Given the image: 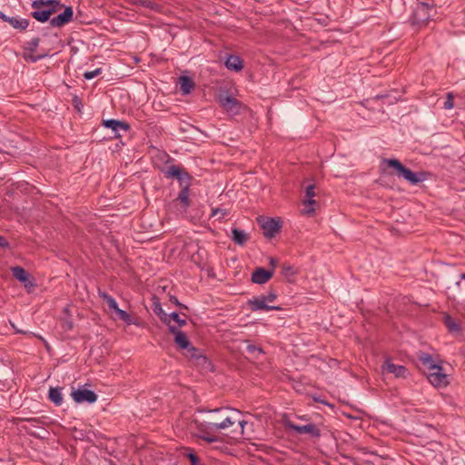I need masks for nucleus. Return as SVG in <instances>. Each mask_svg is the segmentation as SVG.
Segmentation results:
<instances>
[{"mask_svg": "<svg viewBox=\"0 0 465 465\" xmlns=\"http://www.w3.org/2000/svg\"><path fill=\"white\" fill-rule=\"evenodd\" d=\"M206 412L211 421H213L212 424L218 432L235 427L232 430V438L240 439L243 436L247 421L241 419L242 413L238 410L229 407H221L208 410Z\"/></svg>", "mask_w": 465, "mask_h": 465, "instance_id": "1", "label": "nucleus"}, {"mask_svg": "<svg viewBox=\"0 0 465 465\" xmlns=\"http://www.w3.org/2000/svg\"><path fill=\"white\" fill-rule=\"evenodd\" d=\"M211 423L213 421L208 415L203 420H193L189 424V430L192 436L208 443L217 442L220 440L219 436L216 435L218 431Z\"/></svg>", "mask_w": 465, "mask_h": 465, "instance_id": "2", "label": "nucleus"}, {"mask_svg": "<svg viewBox=\"0 0 465 465\" xmlns=\"http://www.w3.org/2000/svg\"><path fill=\"white\" fill-rule=\"evenodd\" d=\"M62 7L58 0H35L32 4V16L39 22H46Z\"/></svg>", "mask_w": 465, "mask_h": 465, "instance_id": "3", "label": "nucleus"}, {"mask_svg": "<svg viewBox=\"0 0 465 465\" xmlns=\"http://www.w3.org/2000/svg\"><path fill=\"white\" fill-rule=\"evenodd\" d=\"M383 164H386L388 167H391L395 169L396 173L399 176H402L405 180H407L411 184H417L420 182V179L417 176L415 173H413L409 168H406L397 159H384L382 161Z\"/></svg>", "mask_w": 465, "mask_h": 465, "instance_id": "4", "label": "nucleus"}, {"mask_svg": "<svg viewBox=\"0 0 465 465\" xmlns=\"http://www.w3.org/2000/svg\"><path fill=\"white\" fill-rule=\"evenodd\" d=\"M454 368L445 361L438 360V389L446 388L451 383Z\"/></svg>", "mask_w": 465, "mask_h": 465, "instance_id": "5", "label": "nucleus"}, {"mask_svg": "<svg viewBox=\"0 0 465 465\" xmlns=\"http://www.w3.org/2000/svg\"><path fill=\"white\" fill-rule=\"evenodd\" d=\"M217 101L220 106L229 114L236 115L240 114L242 104L235 97L228 94H220Z\"/></svg>", "mask_w": 465, "mask_h": 465, "instance_id": "6", "label": "nucleus"}, {"mask_svg": "<svg viewBox=\"0 0 465 465\" xmlns=\"http://www.w3.org/2000/svg\"><path fill=\"white\" fill-rule=\"evenodd\" d=\"M257 222L262 229L264 236L268 239L273 238L282 227L280 218H266L261 216L257 218Z\"/></svg>", "mask_w": 465, "mask_h": 465, "instance_id": "7", "label": "nucleus"}, {"mask_svg": "<svg viewBox=\"0 0 465 465\" xmlns=\"http://www.w3.org/2000/svg\"><path fill=\"white\" fill-rule=\"evenodd\" d=\"M286 428L293 430L297 434H308L312 437L318 438L321 435L320 430L314 423H307L305 425H297L291 420L285 422Z\"/></svg>", "mask_w": 465, "mask_h": 465, "instance_id": "8", "label": "nucleus"}, {"mask_svg": "<svg viewBox=\"0 0 465 465\" xmlns=\"http://www.w3.org/2000/svg\"><path fill=\"white\" fill-rule=\"evenodd\" d=\"M314 189L315 186L313 184L307 186L305 189V199L302 202V204L304 205L302 213L307 216H312L315 212L317 203L313 199L315 196Z\"/></svg>", "mask_w": 465, "mask_h": 465, "instance_id": "9", "label": "nucleus"}, {"mask_svg": "<svg viewBox=\"0 0 465 465\" xmlns=\"http://www.w3.org/2000/svg\"><path fill=\"white\" fill-rule=\"evenodd\" d=\"M381 370L383 373L392 374L395 378H407L409 375L408 370L402 365H396L391 360H386Z\"/></svg>", "mask_w": 465, "mask_h": 465, "instance_id": "10", "label": "nucleus"}, {"mask_svg": "<svg viewBox=\"0 0 465 465\" xmlns=\"http://www.w3.org/2000/svg\"><path fill=\"white\" fill-rule=\"evenodd\" d=\"M429 19V5L425 3L418 4L412 15V24L421 25L426 24Z\"/></svg>", "mask_w": 465, "mask_h": 465, "instance_id": "11", "label": "nucleus"}, {"mask_svg": "<svg viewBox=\"0 0 465 465\" xmlns=\"http://www.w3.org/2000/svg\"><path fill=\"white\" fill-rule=\"evenodd\" d=\"M247 304L253 312L256 311H282L281 306H272L266 303L262 295L248 300Z\"/></svg>", "mask_w": 465, "mask_h": 465, "instance_id": "12", "label": "nucleus"}, {"mask_svg": "<svg viewBox=\"0 0 465 465\" xmlns=\"http://www.w3.org/2000/svg\"><path fill=\"white\" fill-rule=\"evenodd\" d=\"M71 396L73 400L77 403H94L97 400V395L94 393V391L87 389H78L76 391H73Z\"/></svg>", "mask_w": 465, "mask_h": 465, "instance_id": "13", "label": "nucleus"}, {"mask_svg": "<svg viewBox=\"0 0 465 465\" xmlns=\"http://www.w3.org/2000/svg\"><path fill=\"white\" fill-rule=\"evenodd\" d=\"M274 273V270H265L262 267H259L252 273V282L256 284L266 283Z\"/></svg>", "mask_w": 465, "mask_h": 465, "instance_id": "14", "label": "nucleus"}, {"mask_svg": "<svg viewBox=\"0 0 465 465\" xmlns=\"http://www.w3.org/2000/svg\"><path fill=\"white\" fill-rule=\"evenodd\" d=\"M73 8L71 6L66 7L64 12L50 20V24L55 27H61L65 24L69 23L73 18Z\"/></svg>", "mask_w": 465, "mask_h": 465, "instance_id": "15", "label": "nucleus"}, {"mask_svg": "<svg viewBox=\"0 0 465 465\" xmlns=\"http://www.w3.org/2000/svg\"><path fill=\"white\" fill-rule=\"evenodd\" d=\"M170 332L174 335V342L180 349L185 350L190 348L191 342L183 331L178 330L177 327H171Z\"/></svg>", "mask_w": 465, "mask_h": 465, "instance_id": "16", "label": "nucleus"}, {"mask_svg": "<svg viewBox=\"0 0 465 465\" xmlns=\"http://www.w3.org/2000/svg\"><path fill=\"white\" fill-rule=\"evenodd\" d=\"M103 125L106 128H110L114 133L115 136H119V131L127 132L130 129V125L126 122L114 119L104 120Z\"/></svg>", "mask_w": 465, "mask_h": 465, "instance_id": "17", "label": "nucleus"}, {"mask_svg": "<svg viewBox=\"0 0 465 465\" xmlns=\"http://www.w3.org/2000/svg\"><path fill=\"white\" fill-rule=\"evenodd\" d=\"M171 331V327H177L180 330L181 327L186 324V321L184 319L180 318L179 314L176 312H172L167 314L166 322H163Z\"/></svg>", "mask_w": 465, "mask_h": 465, "instance_id": "18", "label": "nucleus"}, {"mask_svg": "<svg viewBox=\"0 0 465 465\" xmlns=\"http://www.w3.org/2000/svg\"><path fill=\"white\" fill-rule=\"evenodd\" d=\"M250 239V236L244 231L237 228L232 229V240L238 245H244Z\"/></svg>", "mask_w": 465, "mask_h": 465, "instance_id": "19", "label": "nucleus"}, {"mask_svg": "<svg viewBox=\"0 0 465 465\" xmlns=\"http://www.w3.org/2000/svg\"><path fill=\"white\" fill-rule=\"evenodd\" d=\"M443 322L450 332L460 333L461 328L459 322L451 318L449 314L444 313Z\"/></svg>", "mask_w": 465, "mask_h": 465, "instance_id": "20", "label": "nucleus"}, {"mask_svg": "<svg viewBox=\"0 0 465 465\" xmlns=\"http://www.w3.org/2000/svg\"><path fill=\"white\" fill-rule=\"evenodd\" d=\"M225 66L229 70L239 72L243 67L242 60L237 55H230L225 62Z\"/></svg>", "mask_w": 465, "mask_h": 465, "instance_id": "21", "label": "nucleus"}, {"mask_svg": "<svg viewBox=\"0 0 465 465\" xmlns=\"http://www.w3.org/2000/svg\"><path fill=\"white\" fill-rule=\"evenodd\" d=\"M54 49V46H51V47L47 48V50L45 53L38 54V55L33 54L34 52H29V51L25 50V52L23 54V58L26 62L35 63L38 60H41V59L46 57L49 54V52Z\"/></svg>", "mask_w": 465, "mask_h": 465, "instance_id": "22", "label": "nucleus"}, {"mask_svg": "<svg viewBox=\"0 0 465 465\" xmlns=\"http://www.w3.org/2000/svg\"><path fill=\"white\" fill-rule=\"evenodd\" d=\"M4 21L8 22L14 28L22 30L25 29L29 25L28 20L17 17L5 16V19Z\"/></svg>", "mask_w": 465, "mask_h": 465, "instance_id": "23", "label": "nucleus"}, {"mask_svg": "<svg viewBox=\"0 0 465 465\" xmlns=\"http://www.w3.org/2000/svg\"><path fill=\"white\" fill-rule=\"evenodd\" d=\"M180 88L183 94H188L194 87V83L188 76H182L179 79Z\"/></svg>", "mask_w": 465, "mask_h": 465, "instance_id": "24", "label": "nucleus"}, {"mask_svg": "<svg viewBox=\"0 0 465 465\" xmlns=\"http://www.w3.org/2000/svg\"><path fill=\"white\" fill-rule=\"evenodd\" d=\"M419 360L423 368L428 370H434L436 368V363L433 358L425 352H422L419 355Z\"/></svg>", "mask_w": 465, "mask_h": 465, "instance_id": "25", "label": "nucleus"}, {"mask_svg": "<svg viewBox=\"0 0 465 465\" xmlns=\"http://www.w3.org/2000/svg\"><path fill=\"white\" fill-rule=\"evenodd\" d=\"M11 270H12V273H13L14 277L15 279H17L19 282H28L29 274L24 268H22L20 266H16V267H13Z\"/></svg>", "mask_w": 465, "mask_h": 465, "instance_id": "26", "label": "nucleus"}, {"mask_svg": "<svg viewBox=\"0 0 465 465\" xmlns=\"http://www.w3.org/2000/svg\"><path fill=\"white\" fill-rule=\"evenodd\" d=\"M48 396L50 401L54 402L55 405L60 406L62 404L63 397L60 389L50 388Z\"/></svg>", "mask_w": 465, "mask_h": 465, "instance_id": "27", "label": "nucleus"}, {"mask_svg": "<svg viewBox=\"0 0 465 465\" xmlns=\"http://www.w3.org/2000/svg\"><path fill=\"white\" fill-rule=\"evenodd\" d=\"M153 311L155 314H157L161 321L163 322H166V319H167V314L162 308L161 306V303L158 302V301H155L153 302Z\"/></svg>", "mask_w": 465, "mask_h": 465, "instance_id": "28", "label": "nucleus"}, {"mask_svg": "<svg viewBox=\"0 0 465 465\" xmlns=\"http://www.w3.org/2000/svg\"><path fill=\"white\" fill-rule=\"evenodd\" d=\"M115 314H116L118 319H120L121 321L124 322L126 324H128V325L134 324V322L133 321L132 316L129 313H127L125 311H124L122 309H119L115 312Z\"/></svg>", "mask_w": 465, "mask_h": 465, "instance_id": "29", "label": "nucleus"}, {"mask_svg": "<svg viewBox=\"0 0 465 465\" xmlns=\"http://www.w3.org/2000/svg\"><path fill=\"white\" fill-rule=\"evenodd\" d=\"M98 294L99 297H101L107 303L108 308L114 306V304L117 303L116 301L105 292L99 290Z\"/></svg>", "mask_w": 465, "mask_h": 465, "instance_id": "30", "label": "nucleus"}, {"mask_svg": "<svg viewBox=\"0 0 465 465\" xmlns=\"http://www.w3.org/2000/svg\"><path fill=\"white\" fill-rule=\"evenodd\" d=\"M167 174L171 177L181 179L182 170L176 165H172L168 168Z\"/></svg>", "mask_w": 465, "mask_h": 465, "instance_id": "31", "label": "nucleus"}, {"mask_svg": "<svg viewBox=\"0 0 465 465\" xmlns=\"http://www.w3.org/2000/svg\"><path fill=\"white\" fill-rule=\"evenodd\" d=\"M40 39L38 37H35L29 42L26 43L25 50L29 52H35L39 45Z\"/></svg>", "mask_w": 465, "mask_h": 465, "instance_id": "32", "label": "nucleus"}, {"mask_svg": "<svg viewBox=\"0 0 465 465\" xmlns=\"http://www.w3.org/2000/svg\"><path fill=\"white\" fill-rule=\"evenodd\" d=\"M185 450L189 451V452H185L184 455H186L187 458L190 460L191 464L192 465H199L200 460H199L198 457L195 455V453H193L189 449H185Z\"/></svg>", "mask_w": 465, "mask_h": 465, "instance_id": "33", "label": "nucleus"}, {"mask_svg": "<svg viewBox=\"0 0 465 465\" xmlns=\"http://www.w3.org/2000/svg\"><path fill=\"white\" fill-rule=\"evenodd\" d=\"M178 199L185 205L189 204V193L187 188H184L180 192Z\"/></svg>", "mask_w": 465, "mask_h": 465, "instance_id": "34", "label": "nucleus"}, {"mask_svg": "<svg viewBox=\"0 0 465 465\" xmlns=\"http://www.w3.org/2000/svg\"><path fill=\"white\" fill-rule=\"evenodd\" d=\"M102 73V68H97L95 70H93V71H87L84 74V77L86 79V80H91L94 77H96L97 75H99L100 74Z\"/></svg>", "mask_w": 465, "mask_h": 465, "instance_id": "35", "label": "nucleus"}, {"mask_svg": "<svg viewBox=\"0 0 465 465\" xmlns=\"http://www.w3.org/2000/svg\"><path fill=\"white\" fill-rule=\"evenodd\" d=\"M246 349H247L248 353L252 354V355L261 354L263 352L261 348L256 347L255 345H252V344H249Z\"/></svg>", "mask_w": 465, "mask_h": 465, "instance_id": "36", "label": "nucleus"}, {"mask_svg": "<svg viewBox=\"0 0 465 465\" xmlns=\"http://www.w3.org/2000/svg\"><path fill=\"white\" fill-rule=\"evenodd\" d=\"M262 297L264 298L266 303L268 304L270 302H274L277 298V295L274 292H269L267 294L262 295Z\"/></svg>", "mask_w": 465, "mask_h": 465, "instance_id": "37", "label": "nucleus"}, {"mask_svg": "<svg viewBox=\"0 0 465 465\" xmlns=\"http://www.w3.org/2000/svg\"><path fill=\"white\" fill-rule=\"evenodd\" d=\"M453 107V95L451 93H449L447 95V100L444 103L445 109H451Z\"/></svg>", "mask_w": 465, "mask_h": 465, "instance_id": "38", "label": "nucleus"}, {"mask_svg": "<svg viewBox=\"0 0 465 465\" xmlns=\"http://www.w3.org/2000/svg\"><path fill=\"white\" fill-rule=\"evenodd\" d=\"M226 213L223 210H220V209H216L213 212V216H217L219 215V218L222 219L225 216Z\"/></svg>", "mask_w": 465, "mask_h": 465, "instance_id": "39", "label": "nucleus"}, {"mask_svg": "<svg viewBox=\"0 0 465 465\" xmlns=\"http://www.w3.org/2000/svg\"><path fill=\"white\" fill-rule=\"evenodd\" d=\"M64 329L65 330H72L73 329V322L70 320H66L64 322Z\"/></svg>", "mask_w": 465, "mask_h": 465, "instance_id": "40", "label": "nucleus"}, {"mask_svg": "<svg viewBox=\"0 0 465 465\" xmlns=\"http://www.w3.org/2000/svg\"><path fill=\"white\" fill-rule=\"evenodd\" d=\"M9 246L8 242L6 239L0 235V247L7 248Z\"/></svg>", "mask_w": 465, "mask_h": 465, "instance_id": "41", "label": "nucleus"}, {"mask_svg": "<svg viewBox=\"0 0 465 465\" xmlns=\"http://www.w3.org/2000/svg\"><path fill=\"white\" fill-rule=\"evenodd\" d=\"M430 382L434 385V382L436 381V373H430L428 377Z\"/></svg>", "mask_w": 465, "mask_h": 465, "instance_id": "42", "label": "nucleus"}, {"mask_svg": "<svg viewBox=\"0 0 465 465\" xmlns=\"http://www.w3.org/2000/svg\"><path fill=\"white\" fill-rule=\"evenodd\" d=\"M25 287L27 289H31L35 286V284L28 279L27 282H23Z\"/></svg>", "mask_w": 465, "mask_h": 465, "instance_id": "43", "label": "nucleus"}, {"mask_svg": "<svg viewBox=\"0 0 465 465\" xmlns=\"http://www.w3.org/2000/svg\"><path fill=\"white\" fill-rule=\"evenodd\" d=\"M119 309H120V308L118 307L117 303H116V304H114V306H112V307H110V308H109V310H110L111 312H114V313H115Z\"/></svg>", "mask_w": 465, "mask_h": 465, "instance_id": "44", "label": "nucleus"}, {"mask_svg": "<svg viewBox=\"0 0 465 465\" xmlns=\"http://www.w3.org/2000/svg\"><path fill=\"white\" fill-rule=\"evenodd\" d=\"M270 263L274 268L276 266L277 261L274 258H270Z\"/></svg>", "mask_w": 465, "mask_h": 465, "instance_id": "45", "label": "nucleus"}, {"mask_svg": "<svg viewBox=\"0 0 465 465\" xmlns=\"http://www.w3.org/2000/svg\"><path fill=\"white\" fill-rule=\"evenodd\" d=\"M12 326L15 330V332H17V333H25V331L19 330V328H15L14 324H12Z\"/></svg>", "mask_w": 465, "mask_h": 465, "instance_id": "46", "label": "nucleus"}, {"mask_svg": "<svg viewBox=\"0 0 465 465\" xmlns=\"http://www.w3.org/2000/svg\"><path fill=\"white\" fill-rule=\"evenodd\" d=\"M5 16H6V15H5V14H3V13L0 11V18H2L3 20H5Z\"/></svg>", "mask_w": 465, "mask_h": 465, "instance_id": "47", "label": "nucleus"}, {"mask_svg": "<svg viewBox=\"0 0 465 465\" xmlns=\"http://www.w3.org/2000/svg\"><path fill=\"white\" fill-rule=\"evenodd\" d=\"M173 302L175 304L182 306V304L178 302V300L176 298H174Z\"/></svg>", "mask_w": 465, "mask_h": 465, "instance_id": "48", "label": "nucleus"}, {"mask_svg": "<svg viewBox=\"0 0 465 465\" xmlns=\"http://www.w3.org/2000/svg\"><path fill=\"white\" fill-rule=\"evenodd\" d=\"M51 37H52V39H53L54 41H56V40H57V35H52Z\"/></svg>", "mask_w": 465, "mask_h": 465, "instance_id": "49", "label": "nucleus"}, {"mask_svg": "<svg viewBox=\"0 0 465 465\" xmlns=\"http://www.w3.org/2000/svg\"><path fill=\"white\" fill-rule=\"evenodd\" d=\"M460 278H461V279H463V280H465V273H462V274L460 275Z\"/></svg>", "mask_w": 465, "mask_h": 465, "instance_id": "50", "label": "nucleus"}, {"mask_svg": "<svg viewBox=\"0 0 465 465\" xmlns=\"http://www.w3.org/2000/svg\"><path fill=\"white\" fill-rule=\"evenodd\" d=\"M37 337L45 342V341L43 339L42 336H37Z\"/></svg>", "mask_w": 465, "mask_h": 465, "instance_id": "51", "label": "nucleus"}]
</instances>
